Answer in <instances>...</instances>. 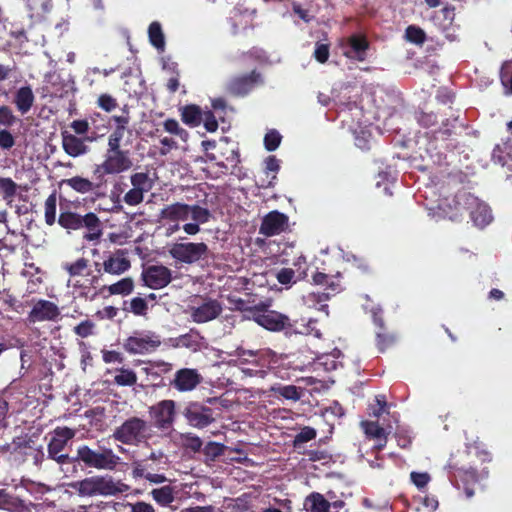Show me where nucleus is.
<instances>
[{"instance_id":"f257e3e1","label":"nucleus","mask_w":512,"mask_h":512,"mask_svg":"<svg viewBox=\"0 0 512 512\" xmlns=\"http://www.w3.org/2000/svg\"><path fill=\"white\" fill-rule=\"evenodd\" d=\"M80 496H116L129 491L130 487L121 482L115 481L111 476L96 475L85 478L72 485Z\"/></svg>"},{"instance_id":"f03ea898","label":"nucleus","mask_w":512,"mask_h":512,"mask_svg":"<svg viewBox=\"0 0 512 512\" xmlns=\"http://www.w3.org/2000/svg\"><path fill=\"white\" fill-rule=\"evenodd\" d=\"M57 221L62 228L68 231L85 229L86 232L83 237L88 241L98 240L103 233L102 223L99 217L93 212L81 215L70 210H61Z\"/></svg>"},{"instance_id":"7ed1b4c3","label":"nucleus","mask_w":512,"mask_h":512,"mask_svg":"<svg viewBox=\"0 0 512 512\" xmlns=\"http://www.w3.org/2000/svg\"><path fill=\"white\" fill-rule=\"evenodd\" d=\"M96 470H114L120 462V457L111 448L98 446L92 449L88 445H81L77 448L74 463Z\"/></svg>"},{"instance_id":"20e7f679","label":"nucleus","mask_w":512,"mask_h":512,"mask_svg":"<svg viewBox=\"0 0 512 512\" xmlns=\"http://www.w3.org/2000/svg\"><path fill=\"white\" fill-rule=\"evenodd\" d=\"M112 437L122 444L139 446L152 437L151 426L146 420L132 416L114 430Z\"/></svg>"},{"instance_id":"39448f33","label":"nucleus","mask_w":512,"mask_h":512,"mask_svg":"<svg viewBox=\"0 0 512 512\" xmlns=\"http://www.w3.org/2000/svg\"><path fill=\"white\" fill-rule=\"evenodd\" d=\"M250 318L259 326L271 332H280L293 330V324L290 318L278 311L269 309L265 304L261 303L248 309ZM295 332L302 333L301 331Z\"/></svg>"},{"instance_id":"423d86ee","label":"nucleus","mask_w":512,"mask_h":512,"mask_svg":"<svg viewBox=\"0 0 512 512\" xmlns=\"http://www.w3.org/2000/svg\"><path fill=\"white\" fill-rule=\"evenodd\" d=\"M161 339L153 331H134L133 335L124 340L123 348L129 354H150L161 346Z\"/></svg>"},{"instance_id":"0eeeda50","label":"nucleus","mask_w":512,"mask_h":512,"mask_svg":"<svg viewBox=\"0 0 512 512\" xmlns=\"http://www.w3.org/2000/svg\"><path fill=\"white\" fill-rule=\"evenodd\" d=\"M75 436V430L69 427H56L53 436L48 443V458L55 460L58 464H74V457L63 453L67 443Z\"/></svg>"},{"instance_id":"6e6552de","label":"nucleus","mask_w":512,"mask_h":512,"mask_svg":"<svg viewBox=\"0 0 512 512\" xmlns=\"http://www.w3.org/2000/svg\"><path fill=\"white\" fill-rule=\"evenodd\" d=\"M208 251V246L204 242H187L173 244L169 249V254L181 263L192 264L206 258Z\"/></svg>"},{"instance_id":"1a4fd4ad","label":"nucleus","mask_w":512,"mask_h":512,"mask_svg":"<svg viewBox=\"0 0 512 512\" xmlns=\"http://www.w3.org/2000/svg\"><path fill=\"white\" fill-rule=\"evenodd\" d=\"M263 83L262 75L256 70L249 74L232 77L226 84V92L235 97H243L251 92L256 86Z\"/></svg>"},{"instance_id":"9d476101","label":"nucleus","mask_w":512,"mask_h":512,"mask_svg":"<svg viewBox=\"0 0 512 512\" xmlns=\"http://www.w3.org/2000/svg\"><path fill=\"white\" fill-rule=\"evenodd\" d=\"M104 162L114 175L126 172L133 167L132 154L129 149H122L121 146H107Z\"/></svg>"},{"instance_id":"9b49d317","label":"nucleus","mask_w":512,"mask_h":512,"mask_svg":"<svg viewBox=\"0 0 512 512\" xmlns=\"http://www.w3.org/2000/svg\"><path fill=\"white\" fill-rule=\"evenodd\" d=\"M175 402L173 400H162L149 408V415L154 421L155 427L160 430H167L173 426L175 421Z\"/></svg>"},{"instance_id":"f8f14e48","label":"nucleus","mask_w":512,"mask_h":512,"mask_svg":"<svg viewBox=\"0 0 512 512\" xmlns=\"http://www.w3.org/2000/svg\"><path fill=\"white\" fill-rule=\"evenodd\" d=\"M187 422L196 428L203 429L214 422L213 410L197 402H190L183 411Z\"/></svg>"},{"instance_id":"ddd939ff","label":"nucleus","mask_w":512,"mask_h":512,"mask_svg":"<svg viewBox=\"0 0 512 512\" xmlns=\"http://www.w3.org/2000/svg\"><path fill=\"white\" fill-rule=\"evenodd\" d=\"M60 316L59 307L49 300L39 299L33 300V306L27 316L29 323H37L44 321H56Z\"/></svg>"},{"instance_id":"4468645a","label":"nucleus","mask_w":512,"mask_h":512,"mask_svg":"<svg viewBox=\"0 0 512 512\" xmlns=\"http://www.w3.org/2000/svg\"><path fill=\"white\" fill-rule=\"evenodd\" d=\"M144 285L154 289H162L172 281V272L163 265H151L141 274Z\"/></svg>"},{"instance_id":"2eb2a0df","label":"nucleus","mask_w":512,"mask_h":512,"mask_svg":"<svg viewBox=\"0 0 512 512\" xmlns=\"http://www.w3.org/2000/svg\"><path fill=\"white\" fill-rule=\"evenodd\" d=\"M288 227L289 217L278 210H273L263 217L259 233L266 237H272L286 231Z\"/></svg>"},{"instance_id":"dca6fc26","label":"nucleus","mask_w":512,"mask_h":512,"mask_svg":"<svg viewBox=\"0 0 512 512\" xmlns=\"http://www.w3.org/2000/svg\"><path fill=\"white\" fill-rule=\"evenodd\" d=\"M222 310V305L218 300L208 298L201 305L190 308V317L195 323H206L216 319Z\"/></svg>"},{"instance_id":"f3484780","label":"nucleus","mask_w":512,"mask_h":512,"mask_svg":"<svg viewBox=\"0 0 512 512\" xmlns=\"http://www.w3.org/2000/svg\"><path fill=\"white\" fill-rule=\"evenodd\" d=\"M458 488H462L467 498H471L475 494V486L480 481V475L473 467L456 468L454 471Z\"/></svg>"},{"instance_id":"a211bd4d","label":"nucleus","mask_w":512,"mask_h":512,"mask_svg":"<svg viewBox=\"0 0 512 512\" xmlns=\"http://www.w3.org/2000/svg\"><path fill=\"white\" fill-rule=\"evenodd\" d=\"M294 266L297 267L296 271L292 268H282L276 273V279L280 284L291 286L307 277V262L304 256L298 257Z\"/></svg>"},{"instance_id":"6ab92c4d","label":"nucleus","mask_w":512,"mask_h":512,"mask_svg":"<svg viewBox=\"0 0 512 512\" xmlns=\"http://www.w3.org/2000/svg\"><path fill=\"white\" fill-rule=\"evenodd\" d=\"M202 381V376L196 369L182 368L175 373L171 385L180 392L191 391Z\"/></svg>"},{"instance_id":"aec40b11","label":"nucleus","mask_w":512,"mask_h":512,"mask_svg":"<svg viewBox=\"0 0 512 512\" xmlns=\"http://www.w3.org/2000/svg\"><path fill=\"white\" fill-rule=\"evenodd\" d=\"M204 340L205 338L195 328H191L187 333L178 337L169 339L173 348H186L192 352L200 351L204 345Z\"/></svg>"},{"instance_id":"412c9836","label":"nucleus","mask_w":512,"mask_h":512,"mask_svg":"<svg viewBox=\"0 0 512 512\" xmlns=\"http://www.w3.org/2000/svg\"><path fill=\"white\" fill-rule=\"evenodd\" d=\"M492 161L502 168L506 181H512V148L507 145H496L492 151Z\"/></svg>"},{"instance_id":"4be33fe9","label":"nucleus","mask_w":512,"mask_h":512,"mask_svg":"<svg viewBox=\"0 0 512 512\" xmlns=\"http://www.w3.org/2000/svg\"><path fill=\"white\" fill-rule=\"evenodd\" d=\"M62 148L65 153L73 158L82 156L89 151V147L85 144L84 139L68 132H61Z\"/></svg>"},{"instance_id":"5701e85b","label":"nucleus","mask_w":512,"mask_h":512,"mask_svg":"<svg viewBox=\"0 0 512 512\" xmlns=\"http://www.w3.org/2000/svg\"><path fill=\"white\" fill-rule=\"evenodd\" d=\"M124 254V251L118 250L116 254L109 255L103 261V271L111 275H121L128 271L131 267V263Z\"/></svg>"},{"instance_id":"b1692460","label":"nucleus","mask_w":512,"mask_h":512,"mask_svg":"<svg viewBox=\"0 0 512 512\" xmlns=\"http://www.w3.org/2000/svg\"><path fill=\"white\" fill-rule=\"evenodd\" d=\"M160 218L169 222L186 221L190 217V205L176 202L161 209Z\"/></svg>"},{"instance_id":"393cba45","label":"nucleus","mask_w":512,"mask_h":512,"mask_svg":"<svg viewBox=\"0 0 512 512\" xmlns=\"http://www.w3.org/2000/svg\"><path fill=\"white\" fill-rule=\"evenodd\" d=\"M348 44L350 51H347L345 55L357 61L366 60V51L369 49V42L364 35L353 34L348 38Z\"/></svg>"},{"instance_id":"a878e982","label":"nucleus","mask_w":512,"mask_h":512,"mask_svg":"<svg viewBox=\"0 0 512 512\" xmlns=\"http://www.w3.org/2000/svg\"><path fill=\"white\" fill-rule=\"evenodd\" d=\"M35 95L30 85L22 86L14 94L13 104L21 115L27 114L33 107Z\"/></svg>"},{"instance_id":"bb28decb","label":"nucleus","mask_w":512,"mask_h":512,"mask_svg":"<svg viewBox=\"0 0 512 512\" xmlns=\"http://www.w3.org/2000/svg\"><path fill=\"white\" fill-rule=\"evenodd\" d=\"M0 509L9 512H28V504L22 499L10 494L6 489H0Z\"/></svg>"},{"instance_id":"cd10ccee","label":"nucleus","mask_w":512,"mask_h":512,"mask_svg":"<svg viewBox=\"0 0 512 512\" xmlns=\"http://www.w3.org/2000/svg\"><path fill=\"white\" fill-rule=\"evenodd\" d=\"M304 510L306 512H329L330 504L329 500L319 492H311L304 499L303 503Z\"/></svg>"},{"instance_id":"c85d7f7f","label":"nucleus","mask_w":512,"mask_h":512,"mask_svg":"<svg viewBox=\"0 0 512 512\" xmlns=\"http://www.w3.org/2000/svg\"><path fill=\"white\" fill-rule=\"evenodd\" d=\"M181 120L189 127H197L202 122L203 111L196 104H188L179 109Z\"/></svg>"},{"instance_id":"c756f323","label":"nucleus","mask_w":512,"mask_h":512,"mask_svg":"<svg viewBox=\"0 0 512 512\" xmlns=\"http://www.w3.org/2000/svg\"><path fill=\"white\" fill-rule=\"evenodd\" d=\"M62 184L69 186L71 189L81 194L97 192L94 182L81 176L64 179L62 180Z\"/></svg>"},{"instance_id":"7c9ffc66","label":"nucleus","mask_w":512,"mask_h":512,"mask_svg":"<svg viewBox=\"0 0 512 512\" xmlns=\"http://www.w3.org/2000/svg\"><path fill=\"white\" fill-rule=\"evenodd\" d=\"M105 290L108 291L109 295L127 296L134 290V281L131 277H125L111 285L104 286L102 291Z\"/></svg>"},{"instance_id":"2f4dec72","label":"nucleus","mask_w":512,"mask_h":512,"mask_svg":"<svg viewBox=\"0 0 512 512\" xmlns=\"http://www.w3.org/2000/svg\"><path fill=\"white\" fill-rule=\"evenodd\" d=\"M271 391L276 395L287 400L298 401L302 397V388L295 385H275Z\"/></svg>"},{"instance_id":"473e14b6","label":"nucleus","mask_w":512,"mask_h":512,"mask_svg":"<svg viewBox=\"0 0 512 512\" xmlns=\"http://www.w3.org/2000/svg\"><path fill=\"white\" fill-rule=\"evenodd\" d=\"M470 217L478 227H484L492 221L491 210L484 204H477L475 209L470 212Z\"/></svg>"},{"instance_id":"72a5a7b5","label":"nucleus","mask_w":512,"mask_h":512,"mask_svg":"<svg viewBox=\"0 0 512 512\" xmlns=\"http://www.w3.org/2000/svg\"><path fill=\"white\" fill-rule=\"evenodd\" d=\"M148 37L152 46L160 51H164L165 37L161 24L157 21L152 22L148 27Z\"/></svg>"},{"instance_id":"f704fd0d","label":"nucleus","mask_w":512,"mask_h":512,"mask_svg":"<svg viewBox=\"0 0 512 512\" xmlns=\"http://www.w3.org/2000/svg\"><path fill=\"white\" fill-rule=\"evenodd\" d=\"M130 182L133 188L149 192L154 185L153 179L149 176L148 172H135L130 176Z\"/></svg>"},{"instance_id":"c9c22d12","label":"nucleus","mask_w":512,"mask_h":512,"mask_svg":"<svg viewBox=\"0 0 512 512\" xmlns=\"http://www.w3.org/2000/svg\"><path fill=\"white\" fill-rule=\"evenodd\" d=\"M132 475L135 478H144L151 483L161 484L167 481V478L164 474L153 473L147 471V467L144 465H134L132 470Z\"/></svg>"},{"instance_id":"e433bc0d","label":"nucleus","mask_w":512,"mask_h":512,"mask_svg":"<svg viewBox=\"0 0 512 512\" xmlns=\"http://www.w3.org/2000/svg\"><path fill=\"white\" fill-rule=\"evenodd\" d=\"M18 74V65L11 54L0 61V83L15 77Z\"/></svg>"},{"instance_id":"4c0bfd02","label":"nucleus","mask_w":512,"mask_h":512,"mask_svg":"<svg viewBox=\"0 0 512 512\" xmlns=\"http://www.w3.org/2000/svg\"><path fill=\"white\" fill-rule=\"evenodd\" d=\"M328 299H329L328 293H320V292H317V293L312 292L304 297L305 303L308 306L316 307L317 310L324 312L326 314V316L329 315L328 305L325 303Z\"/></svg>"},{"instance_id":"58836bf2","label":"nucleus","mask_w":512,"mask_h":512,"mask_svg":"<svg viewBox=\"0 0 512 512\" xmlns=\"http://www.w3.org/2000/svg\"><path fill=\"white\" fill-rule=\"evenodd\" d=\"M114 383L118 386H133L137 383V374L130 368H117Z\"/></svg>"},{"instance_id":"ea45409f","label":"nucleus","mask_w":512,"mask_h":512,"mask_svg":"<svg viewBox=\"0 0 512 512\" xmlns=\"http://www.w3.org/2000/svg\"><path fill=\"white\" fill-rule=\"evenodd\" d=\"M18 184L9 177H0V194L3 200L11 203L17 194Z\"/></svg>"},{"instance_id":"a19ab883","label":"nucleus","mask_w":512,"mask_h":512,"mask_svg":"<svg viewBox=\"0 0 512 512\" xmlns=\"http://www.w3.org/2000/svg\"><path fill=\"white\" fill-rule=\"evenodd\" d=\"M151 496L161 506H168L175 499L174 490L171 486H163L161 488L153 489L151 491Z\"/></svg>"},{"instance_id":"79ce46f5","label":"nucleus","mask_w":512,"mask_h":512,"mask_svg":"<svg viewBox=\"0 0 512 512\" xmlns=\"http://www.w3.org/2000/svg\"><path fill=\"white\" fill-rule=\"evenodd\" d=\"M106 175H114V173L110 170V168L103 161L101 164L95 166L93 170V179L94 185L97 191L102 189L107 184V180L105 178Z\"/></svg>"},{"instance_id":"37998d69","label":"nucleus","mask_w":512,"mask_h":512,"mask_svg":"<svg viewBox=\"0 0 512 512\" xmlns=\"http://www.w3.org/2000/svg\"><path fill=\"white\" fill-rule=\"evenodd\" d=\"M123 309L131 312L135 316L146 317L149 307L145 298L137 296L130 300L129 308L124 307Z\"/></svg>"},{"instance_id":"c03bdc74","label":"nucleus","mask_w":512,"mask_h":512,"mask_svg":"<svg viewBox=\"0 0 512 512\" xmlns=\"http://www.w3.org/2000/svg\"><path fill=\"white\" fill-rule=\"evenodd\" d=\"M265 168H264V172L267 176L270 175V173H272V177L271 179L267 182L266 185H264L265 187H273L275 185V180L277 178V173L279 172L280 170V161L279 159L276 158V156L274 155H270L268 156L265 161Z\"/></svg>"},{"instance_id":"a18cd8bd","label":"nucleus","mask_w":512,"mask_h":512,"mask_svg":"<svg viewBox=\"0 0 512 512\" xmlns=\"http://www.w3.org/2000/svg\"><path fill=\"white\" fill-rule=\"evenodd\" d=\"M500 81L507 94H512V60L505 61L500 69Z\"/></svg>"},{"instance_id":"49530a36","label":"nucleus","mask_w":512,"mask_h":512,"mask_svg":"<svg viewBox=\"0 0 512 512\" xmlns=\"http://www.w3.org/2000/svg\"><path fill=\"white\" fill-rule=\"evenodd\" d=\"M56 206L57 197L56 193H51L45 200V222L47 225L52 226L56 222Z\"/></svg>"},{"instance_id":"de8ad7c7","label":"nucleus","mask_w":512,"mask_h":512,"mask_svg":"<svg viewBox=\"0 0 512 512\" xmlns=\"http://www.w3.org/2000/svg\"><path fill=\"white\" fill-rule=\"evenodd\" d=\"M395 341V335L390 333L387 329L376 331V345L380 352H384L391 347Z\"/></svg>"},{"instance_id":"09e8293b","label":"nucleus","mask_w":512,"mask_h":512,"mask_svg":"<svg viewBox=\"0 0 512 512\" xmlns=\"http://www.w3.org/2000/svg\"><path fill=\"white\" fill-rule=\"evenodd\" d=\"M405 37L407 41L422 45L426 41V33L424 30L416 25H409L405 30Z\"/></svg>"},{"instance_id":"8fccbe9b","label":"nucleus","mask_w":512,"mask_h":512,"mask_svg":"<svg viewBox=\"0 0 512 512\" xmlns=\"http://www.w3.org/2000/svg\"><path fill=\"white\" fill-rule=\"evenodd\" d=\"M88 259L82 257L73 263H66L63 268L71 277L84 275V271L88 268Z\"/></svg>"},{"instance_id":"3c124183","label":"nucleus","mask_w":512,"mask_h":512,"mask_svg":"<svg viewBox=\"0 0 512 512\" xmlns=\"http://www.w3.org/2000/svg\"><path fill=\"white\" fill-rule=\"evenodd\" d=\"M361 427L369 439H376L386 433L385 429L375 421H362Z\"/></svg>"},{"instance_id":"603ef678","label":"nucleus","mask_w":512,"mask_h":512,"mask_svg":"<svg viewBox=\"0 0 512 512\" xmlns=\"http://www.w3.org/2000/svg\"><path fill=\"white\" fill-rule=\"evenodd\" d=\"M27 7L32 14L42 16L52 8L51 0H27Z\"/></svg>"},{"instance_id":"864d4df0","label":"nucleus","mask_w":512,"mask_h":512,"mask_svg":"<svg viewBox=\"0 0 512 512\" xmlns=\"http://www.w3.org/2000/svg\"><path fill=\"white\" fill-rule=\"evenodd\" d=\"M163 128L166 132L179 136L183 141H186L189 136L188 132L179 125L176 119L173 118L166 119L163 122Z\"/></svg>"},{"instance_id":"5fc2aeb1","label":"nucleus","mask_w":512,"mask_h":512,"mask_svg":"<svg viewBox=\"0 0 512 512\" xmlns=\"http://www.w3.org/2000/svg\"><path fill=\"white\" fill-rule=\"evenodd\" d=\"M190 217L198 224H204L209 221L211 213L207 208L199 205H190Z\"/></svg>"},{"instance_id":"6e6d98bb","label":"nucleus","mask_w":512,"mask_h":512,"mask_svg":"<svg viewBox=\"0 0 512 512\" xmlns=\"http://www.w3.org/2000/svg\"><path fill=\"white\" fill-rule=\"evenodd\" d=\"M281 140L282 136L277 130H269L264 137L265 149L270 152L275 151L279 147Z\"/></svg>"},{"instance_id":"4d7b16f0","label":"nucleus","mask_w":512,"mask_h":512,"mask_svg":"<svg viewBox=\"0 0 512 512\" xmlns=\"http://www.w3.org/2000/svg\"><path fill=\"white\" fill-rule=\"evenodd\" d=\"M19 121L13 110L7 105H0V126L11 127Z\"/></svg>"},{"instance_id":"13d9d810","label":"nucleus","mask_w":512,"mask_h":512,"mask_svg":"<svg viewBox=\"0 0 512 512\" xmlns=\"http://www.w3.org/2000/svg\"><path fill=\"white\" fill-rule=\"evenodd\" d=\"M457 120L458 117L446 118L445 120H443L441 126L437 130H434L435 137L441 135L442 139H448L453 133V129L455 128V122Z\"/></svg>"},{"instance_id":"bf43d9fd","label":"nucleus","mask_w":512,"mask_h":512,"mask_svg":"<svg viewBox=\"0 0 512 512\" xmlns=\"http://www.w3.org/2000/svg\"><path fill=\"white\" fill-rule=\"evenodd\" d=\"M96 103L99 108L107 113L112 112L118 106L116 98L107 93L100 94Z\"/></svg>"},{"instance_id":"052dcab7","label":"nucleus","mask_w":512,"mask_h":512,"mask_svg":"<svg viewBox=\"0 0 512 512\" xmlns=\"http://www.w3.org/2000/svg\"><path fill=\"white\" fill-rule=\"evenodd\" d=\"M316 436H317V432L313 427L305 426L295 436L294 441H293L294 447H297L300 444L309 442V441L315 439Z\"/></svg>"},{"instance_id":"680f3d73","label":"nucleus","mask_w":512,"mask_h":512,"mask_svg":"<svg viewBox=\"0 0 512 512\" xmlns=\"http://www.w3.org/2000/svg\"><path fill=\"white\" fill-rule=\"evenodd\" d=\"M416 119L423 128H432L438 124V117L433 112L421 111L417 114Z\"/></svg>"},{"instance_id":"e2e57ef3","label":"nucleus","mask_w":512,"mask_h":512,"mask_svg":"<svg viewBox=\"0 0 512 512\" xmlns=\"http://www.w3.org/2000/svg\"><path fill=\"white\" fill-rule=\"evenodd\" d=\"M387 401L385 395H377L375 403L369 405V415L379 418L386 410Z\"/></svg>"},{"instance_id":"0e129e2a","label":"nucleus","mask_w":512,"mask_h":512,"mask_svg":"<svg viewBox=\"0 0 512 512\" xmlns=\"http://www.w3.org/2000/svg\"><path fill=\"white\" fill-rule=\"evenodd\" d=\"M313 283L316 285H325L332 291H337L339 285L336 284L332 276H329L323 272H315L312 276Z\"/></svg>"},{"instance_id":"69168bd1","label":"nucleus","mask_w":512,"mask_h":512,"mask_svg":"<svg viewBox=\"0 0 512 512\" xmlns=\"http://www.w3.org/2000/svg\"><path fill=\"white\" fill-rule=\"evenodd\" d=\"M144 194L143 191L132 187L125 193L123 201L129 206H137L143 202Z\"/></svg>"},{"instance_id":"338daca9","label":"nucleus","mask_w":512,"mask_h":512,"mask_svg":"<svg viewBox=\"0 0 512 512\" xmlns=\"http://www.w3.org/2000/svg\"><path fill=\"white\" fill-rule=\"evenodd\" d=\"M121 111V115H113L110 121L114 123V127L128 128L131 120L128 106L124 105Z\"/></svg>"},{"instance_id":"774afa93","label":"nucleus","mask_w":512,"mask_h":512,"mask_svg":"<svg viewBox=\"0 0 512 512\" xmlns=\"http://www.w3.org/2000/svg\"><path fill=\"white\" fill-rule=\"evenodd\" d=\"M95 324L90 320L80 322L74 327V333L82 338H86L93 334Z\"/></svg>"}]
</instances>
